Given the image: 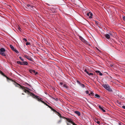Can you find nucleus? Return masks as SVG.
<instances>
[{
    "label": "nucleus",
    "mask_w": 125,
    "mask_h": 125,
    "mask_svg": "<svg viewBox=\"0 0 125 125\" xmlns=\"http://www.w3.org/2000/svg\"><path fill=\"white\" fill-rule=\"evenodd\" d=\"M19 58L20 59H21V60L22 61H24V59H22L21 57H20Z\"/></svg>",
    "instance_id": "30"
},
{
    "label": "nucleus",
    "mask_w": 125,
    "mask_h": 125,
    "mask_svg": "<svg viewBox=\"0 0 125 125\" xmlns=\"http://www.w3.org/2000/svg\"><path fill=\"white\" fill-rule=\"evenodd\" d=\"M99 107L100 109H102V107L100 105L99 106Z\"/></svg>",
    "instance_id": "37"
},
{
    "label": "nucleus",
    "mask_w": 125,
    "mask_h": 125,
    "mask_svg": "<svg viewBox=\"0 0 125 125\" xmlns=\"http://www.w3.org/2000/svg\"><path fill=\"white\" fill-rule=\"evenodd\" d=\"M102 86L106 89L108 91H109L111 92L112 91V90L111 88H110L108 84H104L102 85Z\"/></svg>",
    "instance_id": "4"
},
{
    "label": "nucleus",
    "mask_w": 125,
    "mask_h": 125,
    "mask_svg": "<svg viewBox=\"0 0 125 125\" xmlns=\"http://www.w3.org/2000/svg\"><path fill=\"white\" fill-rule=\"evenodd\" d=\"M27 7L29 8H32L33 9V8L34 7L33 6L31 5L28 4L27 5Z\"/></svg>",
    "instance_id": "16"
},
{
    "label": "nucleus",
    "mask_w": 125,
    "mask_h": 125,
    "mask_svg": "<svg viewBox=\"0 0 125 125\" xmlns=\"http://www.w3.org/2000/svg\"><path fill=\"white\" fill-rule=\"evenodd\" d=\"M74 113H75L78 116H80L81 115L80 113L78 111H75L74 112Z\"/></svg>",
    "instance_id": "10"
},
{
    "label": "nucleus",
    "mask_w": 125,
    "mask_h": 125,
    "mask_svg": "<svg viewBox=\"0 0 125 125\" xmlns=\"http://www.w3.org/2000/svg\"><path fill=\"white\" fill-rule=\"evenodd\" d=\"M16 49H15L14 48L13 49H12V50H13V51H15V50Z\"/></svg>",
    "instance_id": "41"
},
{
    "label": "nucleus",
    "mask_w": 125,
    "mask_h": 125,
    "mask_svg": "<svg viewBox=\"0 0 125 125\" xmlns=\"http://www.w3.org/2000/svg\"><path fill=\"white\" fill-rule=\"evenodd\" d=\"M20 29H21V28H20V29H19V30H20Z\"/></svg>",
    "instance_id": "44"
},
{
    "label": "nucleus",
    "mask_w": 125,
    "mask_h": 125,
    "mask_svg": "<svg viewBox=\"0 0 125 125\" xmlns=\"http://www.w3.org/2000/svg\"><path fill=\"white\" fill-rule=\"evenodd\" d=\"M6 50L5 49L1 48L0 49V54L4 56H6V55L4 52H5Z\"/></svg>",
    "instance_id": "5"
},
{
    "label": "nucleus",
    "mask_w": 125,
    "mask_h": 125,
    "mask_svg": "<svg viewBox=\"0 0 125 125\" xmlns=\"http://www.w3.org/2000/svg\"><path fill=\"white\" fill-rule=\"evenodd\" d=\"M85 93L87 94H89V91H85Z\"/></svg>",
    "instance_id": "32"
},
{
    "label": "nucleus",
    "mask_w": 125,
    "mask_h": 125,
    "mask_svg": "<svg viewBox=\"0 0 125 125\" xmlns=\"http://www.w3.org/2000/svg\"><path fill=\"white\" fill-rule=\"evenodd\" d=\"M89 75H93V74L92 73H89L88 74Z\"/></svg>",
    "instance_id": "26"
},
{
    "label": "nucleus",
    "mask_w": 125,
    "mask_h": 125,
    "mask_svg": "<svg viewBox=\"0 0 125 125\" xmlns=\"http://www.w3.org/2000/svg\"><path fill=\"white\" fill-rule=\"evenodd\" d=\"M30 42H27L26 43V45H29L30 44Z\"/></svg>",
    "instance_id": "29"
},
{
    "label": "nucleus",
    "mask_w": 125,
    "mask_h": 125,
    "mask_svg": "<svg viewBox=\"0 0 125 125\" xmlns=\"http://www.w3.org/2000/svg\"><path fill=\"white\" fill-rule=\"evenodd\" d=\"M14 51L16 53H19V52L17 50H15V51Z\"/></svg>",
    "instance_id": "33"
},
{
    "label": "nucleus",
    "mask_w": 125,
    "mask_h": 125,
    "mask_svg": "<svg viewBox=\"0 0 125 125\" xmlns=\"http://www.w3.org/2000/svg\"><path fill=\"white\" fill-rule=\"evenodd\" d=\"M59 117L61 118H62L65 119L67 120V121L69 123H67V125H77L73 122L71 119L69 118H65L61 116V117L59 116Z\"/></svg>",
    "instance_id": "3"
},
{
    "label": "nucleus",
    "mask_w": 125,
    "mask_h": 125,
    "mask_svg": "<svg viewBox=\"0 0 125 125\" xmlns=\"http://www.w3.org/2000/svg\"><path fill=\"white\" fill-rule=\"evenodd\" d=\"M100 109L102 110V111L104 112H105V110L102 107V109Z\"/></svg>",
    "instance_id": "25"
},
{
    "label": "nucleus",
    "mask_w": 125,
    "mask_h": 125,
    "mask_svg": "<svg viewBox=\"0 0 125 125\" xmlns=\"http://www.w3.org/2000/svg\"><path fill=\"white\" fill-rule=\"evenodd\" d=\"M95 72L96 73H99L100 72L99 71H95Z\"/></svg>",
    "instance_id": "34"
},
{
    "label": "nucleus",
    "mask_w": 125,
    "mask_h": 125,
    "mask_svg": "<svg viewBox=\"0 0 125 125\" xmlns=\"http://www.w3.org/2000/svg\"><path fill=\"white\" fill-rule=\"evenodd\" d=\"M28 63L27 62L25 61L22 62V65H28Z\"/></svg>",
    "instance_id": "11"
},
{
    "label": "nucleus",
    "mask_w": 125,
    "mask_h": 125,
    "mask_svg": "<svg viewBox=\"0 0 125 125\" xmlns=\"http://www.w3.org/2000/svg\"><path fill=\"white\" fill-rule=\"evenodd\" d=\"M114 64H111L109 65V66L110 67L113 68L114 67Z\"/></svg>",
    "instance_id": "19"
},
{
    "label": "nucleus",
    "mask_w": 125,
    "mask_h": 125,
    "mask_svg": "<svg viewBox=\"0 0 125 125\" xmlns=\"http://www.w3.org/2000/svg\"><path fill=\"white\" fill-rule=\"evenodd\" d=\"M96 122L99 125H100L101 123H100V122L99 121H97V122Z\"/></svg>",
    "instance_id": "27"
},
{
    "label": "nucleus",
    "mask_w": 125,
    "mask_h": 125,
    "mask_svg": "<svg viewBox=\"0 0 125 125\" xmlns=\"http://www.w3.org/2000/svg\"><path fill=\"white\" fill-rule=\"evenodd\" d=\"M17 63L18 64L21 65L22 62H21L20 61H18L17 62Z\"/></svg>",
    "instance_id": "21"
},
{
    "label": "nucleus",
    "mask_w": 125,
    "mask_h": 125,
    "mask_svg": "<svg viewBox=\"0 0 125 125\" xmlns=\"http://www.w3.org/2000/svg\"><path fill=\"white\" fill-rule=\"evenodd\" d=\"M123 19L124 21H125V16H124L123 17Z\"/></svg>",
    "instance_id": "35"
},
{
    "label": "nucleus",
    "mask_w": 125,
    "mask_h": 125,
    "mask_svg": "<svg viewBox=\"0 0 125 125\" xmlns=\"http://www.w3.org/2000/svg\"><path fill=\"white\" fill-rule=\"evenodd\" d=\"M84 71L85 72L88 74L89 73V72L87 71V70L86 69Z\"/></svg>",
    "instance_id": "24"
},
{
    "label": "nucleus",
    "mask_w": 125,
    "mask_h": 125,
    "mask_svg": "<svg viewBox=\"0 0 125 125\" xmlns=\"http://www.w3.org/2000/svg\"><path fill=\"white\" fill-rule=\"evenodd\" d=\"M122 107L124 109H125V106L123 105L122 106Z\"/></svg>",
    "instance_id": "38"
},
{
    "label": "nucleus",
    "mask_w": 125,
    "mask_h": 125,
    "mask_svg": "<svg viewBox=\"0 0 125 125\" xmlns=\"http://www.w3.org/2000/svg\"><path fill=\"white\" fill-rule=\"evenodd\" d=\"M79 39H80L82 41L84 42H85V40L81 36H79Z\"/></svg>",
    "instance_id": "14"
},
{
    "label": "nucleus",
    "mask_w": 125,
    "mask_h": 125,
    "mask_svg": "<svg viewBox=\"0 0 125 125\" xmlns=\"http://www.w3.org/2000/svg\"><path fill=\"white\" fill-rule=\"evenodd\" d=\"M16 49H15L14 48L13 49H12V50H13V51H15V50Z\"/></svg>",
    "instance_id": "42"
},
{
    "label": "nucleus",
    "mask_w": 125,
    "mask_h": 125,
    "mask_svg": "<svg viewBox=\"0 0 125 125\" xmlns=\"http://www.w3.org/2000/svg\"><path fill=\"white\" fill-rule=\"evenodd\" d=\"M87 15L88 16H89H89H90V12L88 13L87 14Z\"/></svg>",
    "instance_id": "31"
},
{
    "label": "nucleus",
    "mask_w": 125,
    "mask_h": 125,
    "mask_svg": "<svg viewBox=\"0 0 125 125\" xmlns=\"http://www.w3.org/2000/svg\"><path fill=\"white\" fill-rule=\"evenodd\" d=\"M99 75L101 76H102L103 75V74L100 72L99 73Z\"/></svg>",
    "instance_id": "36"
},
{
    "label": "nucleus",
    "mask_w": 125,
    "mask_h": 125,
    "mask_svg": "<svg viewBox=\"0 0 125 125\" xmlns=\"http://www.w3.org/2000/svg\"><path fill=\"white\" fill-rule=\"evenodd\" d=\"M97 51H98L99 52H100L101 51L98 48L97 49Z\"/></svg>",
    "instance_id": "40"
},
{
    "label": "nucleus",
    "mask_w": 125,
    "mask_h": 125,
    "mask_svg": "<svg viewBox=\"0 0 125 125\" xmlns=\"http://www.w3.org/2000/svg\"><path fill=\"white\" fill-rule=\"evenodd\" d=\"M24 56L25 58L28 59L29 60L32 61V59L31 58L29 57H28L27 55H24Z\"/></svg>",
    "instance_id": "9"
},
{
    "label": "nucleus",
    "mask_w": 125,
    "mask_h": 125,
    "mask_svg": "<svg viewBox=\"0 0 125 125\" xmlns=\"http://www.w3.org/2000/svg\"><path fill=\"white\" fill-rule=\"evenodd\" d=\"M0 73L3 76L6 77L7 79H9V78H8L0 70Z\"/></svg>",
    "instance_id": "12"
},
{
    "label": "nucleus",
    "mask_w": 125,
    "mask_h": 125,
    "mask_svg": "<svg viewBox=\"0 0 125 125\" xmlns=\"http://www.w3.org/2000/svg\"><path fill=\"white\" fill-rule=\"evenodd\" d=\"M20 29H21V28H20V29H19V30H20Z\"/></svg>",
    "instance_id": "43"
},
{
    "label": "nucleus",
    "mask_w": 125,
    "mask_h": 125,
    "mask_svg": "<svg viewBox=\"0 0 125 125\" xmlns=\"http://www.w3.org/2000/svg\"><path fill=\"white\" fill-rule=\"evenodd\" d=\"M94 94L92 92H91L90 94H89V95H91L92 96H94Z\"/></svg>",
    "instance_id": "17"
},
{
    "label": "nucleus",
    "mask_w": 125,
    "mask_h": 125,
    "mask_svg": "<svg viewBox=\"0 0 125 125\" xmlns=\"http://www.w3.org/2000/svg\"><path fill=\"white\" fill-rule=\"evenodd\" d=\"M95 97L96 98H100V96L98 94H96L95 95Z\"/></svg>",
    "instance_id": "15"
},
{
    "label": "nucleus",
    "mask_w": 125,
    "mask_h": 125,
    "mask_svg": "<svg viewBox=\"0 0 125 125\" xmlns=\"http://www.w3.org/2000/svg\"><path fill=\"white\" fill-rule=\"evenodd\" d=\"M77 83L79 85H81L82 87L83 88L84 87V85L82 83L79 81L77 80L76 81Z\"/></svg>",
    "instance_id": "7"
},
{
    "label": "nucleus",
    "mask_w": 125,
    "mask_h": 125,
    "mask_svg": "<svg viewBox=\"0 0 125 125\" xmlns=\"http://www.w3.org/2000/svg\"><path fill=\"white\" fill-rule=\"evenodd\" d=\"M62 122L61 120H60L57 122V123L58 124H60Z\"/></svg>",
    "instance_id": "23"
},
{
    "label": "nucleus",
    "mask_w": 125,
    "mask_h": 125,
    "mask_svg": "<svg viewBox=\"0 0 125 125\" xmlns=\"http://www.w3.org/2000/svg\"><path fill=\"white\" fill-rule=\"evenodd\" d=\"M52 99L54 100H55L56 101H58V99L57 98H54L53 97H52Z\"/></svg>",
    "instance_id": "18"
},
{
    "label": "nucleus",
    "mask_w": 125,
    "mask_h": 125,
    "mask_svg": "<svg viewBox=\"0 0 125 125\" xmlns=\"http://www.w3.org/2000/svg\"><path fill=\"white\" fill-rule=\"evenodd\" d=\"M63 87L66 88L67 90H69V87L67 85V84H63Z\"/></svg>",
    "instance_id": "8"
},
{
    "label": "nucleus",
    "mask_w": 125,
    "mask_h": 125,
    "mask_svg": "<svg viewBox=\"0 0 125 125\" xmlns=\"http://www.w3.org/2000/svg\"><path fill=\"white\" fill-rule=\"evenodd\" d=\"M14 84L16 87H18L22 89L23 91L26 93L28 92L30 93V95L32 96L33 98H36L34 96H33L32 95H31V93H33L30 92L28 90L29 89L27 87H25L23 86H21L20 84L16 83L15 82H14Z\"/></svg>",
    "instance_id": "2"
},
{
    "label": "nucleus",
    "mask_w": 125,
    "mask_h": 125,
    "mask_svg": "<svg viewBox=\"0 0 125 125\" xmlns=\"http://www.w3.org/2000/svg\"><path fill=\"white\" fill-rule=\"evenodd\" d=\"M105 36L106 38L108 39H109L110 38V35L108 34H106L105 35Z\"/></svg>",
    "instance_id": "13"
},
{
    "label": "nucleus",
    "mask_w": 125,
    "mask_h": 125,
    "mask_svg": "<svg viewBox=\"0 0 125 125\" xmlns=\"http://www.w3.org/2000/svg\"><path fill=\"white\" fill-rule=\"evenodd\" d=\"M60 84L61 85H62L63 84V83H62V82H61V83H60Z\"/></svg>",
    "instance_id": "39"
},
{
    "label": "nucleus",
    "mask_w": 125,
    "mask_h": 125,
    "mask_svg": "<svg viewBox=\"0 0 125 125\" xmlns=\"http://www.w3.org/2000/svg\"><path fill=\"white\" fill-rule=\"evenodd\" d=\"M29 71L30 73L32 74L34 73L35 75H36L38 73L37 72H36L34 70H33L31 69H29Z\"/></svg>",
    "instance_id": "6"
},
{
    "label": "nucleus",
    "mask_w": 125,
    "mask_h": 125,
    "mask_svg": "<svg viewBox=\"0 0 125 125\" xmlns=\"http://www.w3.org/2000/svg\"><path fill=\"white\" fill-rule=\"evenodd\" d=\"M31 95H32L33 96H34L36 97V99L37 100L39 101H41L45 105L48 106L54 112H55V113L58 115L59 116H61V115L59 112H57L55 109H53L52 107H51L50 106L48 105L44 101H43L41 100V99H42V98H39V97L37 95H36L35 94H34L33 93H31Z\"/></svg>",
    "instance_id": "1"
},
{
    "label": "nucleus",
    "mask_w": 125,
    "mask_h": 125,
    "mask_svg": "<svg viewBox=\"0 0 125 125\" xmlns=\"http://www.w3.org/2000/svg\"><path fill=\"white\" fill-rule=\"evenodd\" d=\"M90 16H89V18H92V16L93 14L90 12Z\"/></svg>",
    "instance_id": "22"
},
{
    "label": "nucleus",
    "mask_w": 125,
    "mask_h": 125,
    "mask_svg": "<svg viewBox=\"0 0 125 125\" xmlns=\"http://www.w3.org/2000/svg\"><path fill=\"white\" fill-rule=\"evenodd\" d=\"M20 29H21V28H20V29H19V30H20Z\"/></svg>",
    "instance_id": "45"
},
{
    "label": "nucleus",
    "mask_w": 125,
    "mask_h": 125,
    "mask_svg": "<svg viewBox=\"0 0 125 125\" xmlns=\"http://www.w3.org/2000/svg\"><path fill=\"white\" fill-rule=\"evenodd\" d=\"M23 40L25 42H27V39L25 38H24L23 39Z\"/></svg>",
    "instance_id": "28"
},
{
    "label": "nucleus",
    "mask_w": 125,
    "mask_h": 125,
    "mask_svg": "<svg viewBox=\"0 0 125 125\" xmlns=\"http://www.w3.org/2000/svg\"><path fill=\"white\" fill-rule=\"evenodd\" d=\"M10 47L11 48L12 50L13 49L14 47L12 45H10Z\"/></svg>",
    "instance_id": "20"
}]
</instances>
